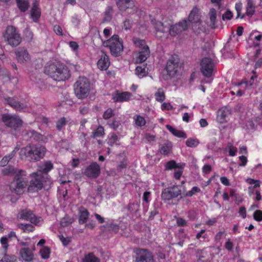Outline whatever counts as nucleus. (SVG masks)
<instances>
[{
    "label": "nucleus",
    "instance_id": "nucleus-29",
    "mask_svg": "<svg viewBox=\"0 0 262 262\" xmlns=\"http://www.w3.org/2000/svg\"><path fill=\"white\" fill-rule=\"evenodd\" d=\"M19 10L22 12H26L29 7V3L28 0H15Z\"/></svg>",
    "mask_w": 262,
    "mask_h": 262
},
{
    "label": "nucleus",
    "instance_id": "nucleus-60",
    "mask_svg": "<svg viewBox=\"0 0 262 262\" xmlns=\"http://www.w3.org/2000/svg\"><path fill=\"white\" fill-rule=\"evenodd\" d=\"M54 31L56 34L61 35V36L63 35L62 30L60 26L55 25L54 27Z\"/></svg>",
    "mask_w": 262,
    "mask_h": 262
},
{
    "label": "nucleus",
    "instance_id": "nucleus-33",
    "mask_svg": "<svg viewBox=\"0 0 262 262\" xmlns=\"http://www.w3.org/2000/svg\"><path fill=\"white\" fill-rule=\"evenodd\" d=\"M210 20L211 21L210 27L212 29H215L216 26L215 25V20L216 17V11L214 8H211L209 13Z\"/></svg>",
    "mask_w": 262,
    "mask_h": 262
},
{
    "label": "nucleus",
    "instance_id": "nucleus-13",
    "mask_svg": "<svg viewBox=\"0 0 262 262\" xmlns=\"http://www.w3.org/2000/svg\"><path fill=\"white\" fill-rule=\"evenodd\" d=\"M8 237L3 236L0 239L1 244L2 245L3 252L4 255L3 258L0 260V262H14L16 260V256L14 255H8L7 250L9 247Z\"/></svg>",
    "mask_w": 262,
    "mask_h": 262
},
{
    "label": "nucleus",
    "instance_id": "nucleus-39",
    "mask_svg": "<svg viewBox=\"0 0 262 262\" xmlns=\"http://www.w3.org/2000/svg\"><path fill=\"white\" fill-rule=\"evenodd\" d=\"M201 23L202 21L192 24L190 27H191L195 33H200L201 32H203L205 29V28L202 26Z\"/></svg>",
    "mask_w": 262,
    "mask_h": 262
},
{
    "label": "nucleus",
    "instance_id": "nucleus-47",
    "mask_svg": "<svg viewBox=\"0 0 262 262\" xmlns=\"http://www.w3.org/2000/svg\"><path fill=\"white\" fill-rule=\"evenodd\" d=\"M66 124V119L64 117L59 119L56 123V127L58 130H60L62 127Z\"/></svg>",
    "mask_w": 262,
    "mask_h": 262
},
{
    "label": "nucleus",
    "instance_id": "nucleus-11",
    "mask_svg": "<svg viewBox=\"0 0 262 262\" xmlns=\"http://www.w3.org/2000/svg\"><path fill=\"white\" fill-rule=\"evenodd\" d=\"M135 262H154L152 253L148 250L138 249L136 250Z\"/></svg>",
    "mask_w": 262,
    "mask_h": 262
},
{
    "label": "nucleus",
    "instance_id": "nucleus-41",
    "mask_svg": "<svg viewBox=\"0 0 262 262\" xmlns=\"http://www.w3.org/2000/svg\"><path fill=\"white\" fill-rule=\"evenodd\" d=\"M155 96L157 100L160 102L163 101L165 98L164 93L161 89L158 90V92L155 94Z\"/></svg>",
    "mask_w": 262,
    "mask_h": 262
},
{
    "label": "nucleus",
    "instance_id": "nucleus-12",
    "mask_svg": "<svg viewBox=\"0 0 262 262\" xmlns=\"http://www.w3.org/2000/svg\"><path fill=\"white\" fill-rule=\"evenodd\" d=\"M2 173L4 176H14L15 180L24 179V176H26V172L23 170H18L13 166L9 165L2 170Z\"/></svg>",
    "mask_w": 262,
    "mask_h": 262
},
{
    "label": "nucleus",
    "instance_id": "nucleus-14",
    "mask_svg": "<svg viewBox=\"0 0 262 262\" xmlns=\"http://www.w3.org/2000/svg\"><path fill=\"white\" fill-rule=\"evenodd\" d=\"M201 70L203 74L206 77H210L212 74L214 64L210 58H204L201 63Z\"/></svg>",
    "mask_w": 262,
    "mask_h": 262
},
{
    "label": "nucleus",
    "instance_id": "nucleus-3",
    "mask_svg": "<svg viewBox=\"0 0 262 262\" xmlns=\"http://www.w3.org/2000/svg\"><path fill=\"white\" fill-rule=\"evenodd\" d=\"M104 46L109 47L111 53L115 57L119 56L123 51L122 40L118 35H114L109 39L103 42Z\"/></svg>",
    "mask_w": 262,
    "mask_h": 262
},
{
    "label": "nucleus",
    "instance_id": "nucleus-34",
    "mask_svg": "<svg viewBox=\"0 0 262 262\" xmlns=\"http://www.w3.org/2000/svg\"><path fill=\"white\" fill-rule=\"evenodd\" d=\"M172 144L169 142L167 143L163 144L160 149V152L161 154L167 155L170 153L172 149Z\"/></svg>",
    "mask_w": 262,
    "mask_h": 262
},
{
    "label": "nucleus",
    "instance_id": "nucleus-64",
    "mask_svg": "<svg viewBox=\"0 0 262 262\" xmlns=\"http://www.w3.org/2000/svg\"><path fill=\"white\" fill-rule=\"evenodd\" d=\"M124 27L126 30H129L132 28V23L130 20L126 19L124 21Z\"/></svg>",
    "mask_w": 262,
    "mask_h": 262
},
{
    "label": "nucleus",
    "instance_id": "nucleus-7",
    "mask_svg": "<svg viewBox=\"0 0 262 262\" xmlns=\"http://www.w3.org/2000/svg\"><path fill=\"white\" fill-rule=\"evenodd\" d=\"M2 120L5 124L14 130L19 129L23 126V122L19 117L16 115L12 116L4 114Z\"/></svg>",
    "mask_w": 262,
    "mask_h": 262
},
{
    "label": "nucleus",
    "instance_id": "nucleus-4",
    "mask_svg": "<svg viewBox=\"0 0 262 262\" xmlns=\"http://www.w3.org/2000/svg\"><path fill=\"white\" fill-rule=\"evenodd\" d=\"M90 90V82L85 77H79L74 85L75 94L79 99L86 98L89 94Z\"/></svg>",
    "mask_w": 262,
    "mask_h": 262
},
{
    "label": "nucleus",
    "instance_id": "nucleus-37",
    "mask_svg": "<svg viewBox=\"0 0 262 262\" xmlns=\"http://www.w3.org/2000/svg\"><path fill=\"white\" fill-rule=\"evenodd\" d=\"M32 183L30 184V185L29 186L28 190L29 191H32V188L34 187V189L36 188L34 191H37L38 189H41L43 187V181H32Z\"/></svg>",
    "mask_w": 262,
    "mask_h": 262
},
{
    "label": "nucleus",
    "instance_id": "nucleus-27",
    "mask_svg": "<svg viewBox=\"0 0 262 262\" xmlns=\"http://www.w3.org/2000/svg\"><path fill=\"white\" fill-rule=\"evenodd\" d=\"M97 65L98 68L101 70H106L110 65L108 56L104 54L101 58L98 60Z\"/></svg>",
    "mask_w": 262,
    "mask_h": 262
},
{
    "label": "nucleus",
    "instance_id": "nucleus-51",
    "mask_svg": "<svg viewBox=\"0 0 262 262\" xmlns=\"http://www.w3.org/2000/svg\"><path fill=\"white\" fill-rule=\"evenodd\" d=\"M11 159L8 156H5L0 161V166L2 167L6 166Z\"/></svg>",
    "mask_w": 262,
    "mask_h": 262
},
{
    "label": "nucleus",
    "instance_id": "nucleus-40",
    "mask_svg": "<svg viewBox=\"0 0 262 262\" xmlns=\"http://www.w3.org/2000/svg\"><path fill=\"white\" fill-rule=\"evenodd\" d=\"M199 141L196 139H189L186 141V144L188 147H193L196 146Z\"/></svg>",
    "mask_w": 262,
    "mask_h": 262
},
{
    "label": "nucleus",
    "instance_id": "nucleus-5",
    "mask_svg": "<svg viewBox=\"0 0 262 262\" xmlns=\"http://www.w3.org/2000/svg\"><path fill=\"white\" fill-rule=\"evenodd\" d=\"M182 190L180 186L178 185H173L167 188H164L162 192L161 198L164 201H169L173 199L177 198L179 196L178 200L183 199L181 196Z\"/></svg>",
    "mask_w": 262,
    "mask_h": 262
},
{
    "label": "nucleus",
    "instance_id": "nucleus-26",
    "mask_svg": "<svg viewBox=\"0 0 262 262\" xmlns=\"http://www.w3.org/2000/svg\"><path fill=\"white\" fill-rule=\"evenodd\" d=\"M20 254L22 258L26 261H31L33 259L34 255L28 248L23 249L20 251Z\"/></svg>",
    "mask_w": 262,
    "mask_h": 262
},
{
    "label": "nucleus",
    "instance_id": "nucleus-22",
    "mask_svg": "<svg viewBox=\"0 0 262 262\" xmlns=\"http://www.w3.org/2000/svg\"><path fill=\"white\" fill-rule=\"evenodd\" d=\"M41 12L38 3L35 1L31 10V17L34 22H38L40 17Z\"/></svg>",
    "mask_w": 262,
    "mask_h": 262
},
{
    "label": "nucleus",
    "instance_id": "nucleus-43",
    "mask_svg": "<svg viewBox=\"0 0 262 262\" xmlns=\"http://www.w3.org/2000/svg\"><path fill=\"white\" fill-rule=\"evenodd\" d=\"M225 248L229 252L233 251L234 247V244L231 241L230 238H228L224 245Z\"/></svg>",
    "mask_w": 262,
    "mask_h": 262
},
{
    "label": "nucleus",
    "instance_id": "nucleus-52",
    "mask_svg": "<svg viewBox=\"0 0 262 262\" xmlns=\"http://www.w3.org/2000/svg\"><path fill=\"white\" fill-rule=\"evenodd\" d=\"M108 228L110 231H113L115 233H117L119 230V225L112 223L109 224Z\"/></svg>",
    "mask_w": 262,
    "mask_h": 262
},
{
    "label": "nucleus",
    "instance_id": "nucleus-24",
    "mask_svg": "<svg viewBox=\"0 0 262 262\" xmlns=\"http://www.w3.org/2000/svg\"><path fill=\"white\" fill-rule=\"evenodd\" d=\"M17 60L20 62H24L30 59V56L25 49H19L16 52Z\"/></svg>",
    "mask_w": 262,
    "mask_h": 262
},
{
    "label": "nucleus",
    "instance_id": "nucleus-9",
    "mask_svg": "<svg viewBox=\"0 0 262 262\" xmlns=\"http://www.w3.org/2000/svg\"><path fill=\"white\" fill-rule=\"evenodd\" d=\"M53 167L50 161H45L38 166V171L32 173L31 176L35 178V180H41L42 179H48V172Z\"/></svg>",
    "mask_w": 262,
    "mask_h": 262
},
{
    "label": "nucleus",
    "instance_id": "nucleus-62",
    "mask_svg": "<svg viewBox=\"0 0 262 262\" xmlns=\"http://www.w3.org/2000/svg\"><path fill=\"white\" fill-rule=\"evenodd\" d=\"M238 213L240 215L242 216L243 219L246 217V209L245 207H241L239 209Z\"/></svg>",
    "mask_w": 262,
    "mask_h": 262
},
{
    "label": "nucleus",
    "instance_id": "nucleus-46",
    "mask_svg": "<svg viewBox=\"0 0 262 262\" xmlns=\"http://www.w3.org/2000/svg\"><path fill=\"white\" fill-rule=\"evenodd\" d=\"M134 42L135 44L140 47L141 49L142 48H144L145 46H147L146 43L144 40H141L139 38H134Z\"/></svg>",
    "mask_w": 262,
    "mask_h": 262
},
{
    "label": "nucleus",
    "instance_id": "nucleus-23",
    "mask_svg": "<svg viewBox=\"0 0 262 262\" xmlns=\"http://www.w3.org/2000/svg\"><path fill=\"white\" fill-rule=\"evenodd\" d=\"M150 54L149 49L148 46H145L139 51V55L137 57V62L142 63L145 61Z\"/></svg>",
    "mask_w": 262,
    "mask_h": 262
},
{
    "label": "nucleus",
    "instance_id": "nucleus-56",
    "mask_svg": "<svg viewBox=\"0 0 262 262\" xmlns=\"http://www.w3.org/2000/svg\"><path fill=\"white\" fill-rule=\"evenodd\" d=\"M177 224L179 227H185L187 225V222L183 218L179 217L177 220Z\"/></svg>",
    "mask_w": 262,
    "mask_h": 262
},
{
    "label": "nucleus",
    "instance_id": "nucleus-50",
    "mask_svg": "<svg viewBox=\"0 0 262 262\" xmlns=\"http://www.w3.org/2000/svg\"><path fill=\"white\" fill-rule=\"evenodd\" d=\"M114 114L113 113V111L111 109H107L103 114V117L105 119H108L110 118L111 117L113 116Z\"/></svg>",
    "mask_w": 262,
    "mask_h": 262
},
{
    "label": "nucleus",
    "instance_id": "nucleus-45",
    "mask_svg": "<svg viewBox=\"0 0 262 262\" xmlns=\"http://www.w3.org/2000/svg\"><path fill=\"white\" fill-rule=\"evenodd\" d=\"M253 218L257 222H261L262 221V211L260 210H256L253 213Z\"/></svg>",
    "mask_w": 262,
    "mask_h": 262
},
{
    "label": "nucleus",
    "instance_id": "nucleus-19",
    "mask_svg": "<svg viewBox=\"0 0 262 262\" xmlns=\"http://www.w3.org/2000/svg\"><path fill=\"white\" fill-rule=\"evenodd\" d=\"M100 168L96 162H93L85 170L84 174L89 178L95 179L100 174Z\"/></svg>",
    "mask_w": 262,
    "mask_h": 262
},
{
    "label": "nucleus",
    "instance_id": "nucleus-55",
    "mask_svg": "<svg viewBox=\"0 0 262 262\" xmlns=\"http://www.w3.org/2000/svg\"><path fill=\"white\" fill-rule=\"evenodd\" d=\"M60 241L64 246H67L71 242V239L68 237H65L63 235H59Z\"/></svg>",
    "mask_w": 262,
    "mask_h": 262
},
{
    "label": "nucleus",
    "instance_id": "nucleus-61",
    "mask_svg": "<svg viewBox=\"0 0 262 262\" xmlns=\"http://www.w3.org/2000/svg\"><path fill=\"white\" fill-rule=\"evenodd\" d=\"M151 195V193L149 191H145L143 193V200L146 203H148L149 202V199L150 198Z\"/></svg>",
    "mask_w": 262,
    "mask_h": 262
},
{
    "label": "nucleus",
    "instance_id": "nucleus-53",
    "mask_svg": "<svg viewBox=\"0 0 262 262\" xmlns=\"http://www.w3.org/2000/svg\"><path fill=\"white\" fill-rule=\"evenodd\" d=\"M227 147L229 149V155L231 156H235L237 151V148L233 146L230 143H228Z\"/></svg>",
    "mask_w": 262,
    "mask_h": 262
},
{
    "label": "nucleus",
    "instance_id": "nucleus-30",
    "mask_svg": "<svg viewBox=\"0 0 262 262\" xmlns=\"http://www.w3.org/2000/svg\"><path fill=\"white\" fill-rule=\"evenodd\" d=\"M82 262H100V259L94 253L90 252L84 255Z\"/></svg>",
    "mask_w": 262,
    "mask_h": 262
},
{
    "label": "nucleus",
    "instance_id": "nucleus-35",
    "mask_svg": "<svg viewBox=\"0 0 262 262\" xmlns=\"http://www.w3.org/2000/svg\"><path fill=\"white\" fill-rule=\"evenodd\" d=\"M255 13V7L253 5L252 0H248L247 7L246 15L250 17L252 16Z\"/></svg>",
    "mask_w": 262,
    "mask_h": 262
},
{
    "label": "nucleus",
    "instance_id": "nucleus-31",
    "mask_svg": "<svg viewBox=\"0 0 262 262\" xmlns=\"http://www.w3.org/2000/svg\"><path fill=\"white\" fill-rule=\"evenodd\" d=\"M90 213L86 209L84 208L83 210H81L79 212V223L80 224H83L85 223Z\"/></svg>",
    "mask_w": 262,
    "mask_h": 262
},
{
    "label": "nucleus",
    "instance_id": "nucleus-38",
    "mask_svg": "<svg viewBox=\"0 0 262 262\" xmlns=\"http://www.w3.org/2000/svg\"><path fill=\"white\" fill-rule=\"evenodd\" d=\"M41 257L43 259H48L50 255V249L48 247H45L39 251Z\"/></svg>",
    "mask_w": 262,
    "mask_h": 262
},
{
    "label": "nucleus",
    "instance_id": "nucleus-25",
    "mask_svg": "<svg viewBox=\"0 0 262 262\" xmlns=\"http://www.w3.org/2000/svg\"><path fill=\"white\" fill-rule=\"evenodd\" d=\"M230 114V110L226 107L220 109L218 111L217 120L220 123L226 122V117Z\"/></svg>",
    "mask_w": 262,
    "mask_h": 262
},
{
    "label": "nucleus",
    "instance_id": "nucleus-58",
    "mask_svg": "<svg viewBox=\"0 0 262 262\" xmlns=\"http://www.w3.org/2000/svg\"><path fill=\"white\" fill-rule=\"evenodd\" d=\"M173 135L179 138H186L187 137L186 134L184 132L177 129Z\"/></svg>",
    "mask_w": 262,
    "mask_h": 262
},
{
    "label": "nucleus",
    "instance_id": "nucleus-44",
    "mask_svg": "<svg viewBox=\"0 0 262 262\" xmlns=\"http://www.w3.org/2000/svg\"><path fill=\"white\" fill-rule=\"evenodd\" d=\"M104 128L102 126H99L96 131L93 133V134L92 135V137L93 138H95L96 137H99L102 136L104 134Z\"/></svg>",
    "mask_w": 262,
    "mask_h": 262
},
{
    "label": "nucleus",
    "instance_id": "nucleus-63",
    "mask_svg": "<svg viewBox=\"0 0 262 262\" xmlns=\"http://www.w3.org/2000/svg\"><path fill=\"white\" fill-rule=\"evenodd\" d=\"M71 223H72V221L71 220L68 221V218H67V217L63 218L61 221V225L62 226H63V227L68 226L69 225H70Z\"/></svg>",
    "mask_w": 262,
    "mask_h": 262
},
{
    "label": "nucleus",
    "instance_id": "nucleus-59",
    "mask_svg": "<svg viewBox=\"0 0 262 262\" xmlns=\"http://www.w3.org/2000/svg\"><path fill=\"white\" fill-rule=\"evenodd\" d=\"M232 16L233 15L232 12L229 10H227L226 13L222 15V19L223 20L225 19L230 20L232 17Z\"/></svg>",
    "mask_w": 262,
    "mask_h": 262
},
{
    "label": "nucleus",
    "instance_id": "nucleus-15",
    "mask_svg": "<svg viewBox=\"0 0 262 262\" xmlns=\"http://www.w3.org/2000/svg\"><path fill=\"white\" fill-rule=\"evenodd\" d=\"M18 217L21 220L29 221L34 224H37L39 222L33 211L27 209L21 210L18 214Z\"/></svg>",
    "mask_w": 262,
    "mask_h": 262
},
{
    "label": "nucleus",
    "instance_id": "nucleus-18",
    "mask_svg": "<svg viewBox=\"0 0 262 262\" xmlns=\"http://www.w3.org/2000/svg\"><path fill=\"white\" fill-rule=\"evenodd\" d=\"M26 181H12L10 185V189L12 192L16 194H23L27 186Z\"/></svg>",
    "mask_w": 262,
    "mask_h": 262
},
{
    "label": "nucleus",
    "instance_id": "nucleus-36",
    "mask_svg": "<svg viewBox=\"0 0 262 262\" xmlns=\"http://www.w3.org/2000/svg\"><path fill=\"white\" fill-rule=\"evenodd\" d=\"M18 228L23 230L25 232H32L34 230L35 227L30 224H19Z\"/></svg>",
    "mask_w": 262,
    "mask_h": 262
},
{
    "label": "nucleus",
    "instance_id": "nucleus-16",
    "mask_svg": "<svg viewBox=\"0 0 262 262\" xmlns=\"http://www.w3.org/2000/svg\"><path fill=\"white\" fill-rule=\"evenodd\" d=\"M187 28V21L185 19L177 24L171 26L170 28H169L168 32L171 36H175L182 32L185 31Z\"/></svg>",
    "mask_w": 262,
    "mask_h": 262
},
{
    "label": "nucleus",
    "instance_id": "nucleus-42",
    "mask_svg": "<svg viewBox=\"0 0 262 262\" xmlns=\"http://www.w3.org/2000/svg\"><path fill=\"white\" fill-rule=\"evenodd\" d=\"M146 123V121L144 117L140 116V115L137 116V118L135 119V124L138 126H142Z\"/></svg>",
    "mask_w": 262,
    "mask_h": 262
},
{
    "label": "nucleus",
    "instance_id": "nucleus-20",
    "mask_svg": "<svg viewBox=\"0 0 262 262\" xmlns=\"http://www.w3.org/2000/svg\"><path fill=\"white\" fill-rule=\"evenodd\" d=\"M201 21V16L199 9L196 8H193L188 17V27H190L192 24Z\"/></svg>",
    "mask_w": 262,
    "mask_h": 262
},
{
    "label": "nucleus",
    "instance_id": "nucleus-17",
    "mask_svg": "<svg viewBox=\"0 0 262 262\" xmlns=\"http://www.w3.org/2000/svg\"><path fill=\"white\" fill-rule=\"evenodd\" d=\"M151 23L155 26L157 37L161 38L163 37L164 34L168 32L169 26L164 25L163 23L153 19L151 20Z\"/></svg>",
    "mask_w": 262,
    "mask_h": 262
},
{
    "label": "nucleus",
    "instance_id": "nucleus-1",
    "mask_svg": "<svg viewBox=\"0 0 262 262\" xmlns=\"http://www.w3.org/2000/svg\"><path fill=\"white\" fill-rule=\"evenodd\" d=\"M44 72L56 81H63L68 79L71 76L68 67L60 63H51L45 67Z\"/></svg>",
    "mask_w": 262,
    "mask_h": 262
},
{
    "label": "nucleus",
    "instance_id": "nucleus-57",
    "mask_svg": "<svg viewBox=\"0 0 262 262\" xmlns=\"http://www.w3.org/2000/svg\"><path fill=\"white\" fill-rule=\"evenodd\" d=\"M224 233V231H220L218 232L214 236V241L217 243L220 242L222 238Z\"/></svg>",
    "mask_w": 262,
    "mask_h": 262
},
{
    "label": "nucleus",
    "instance_id": "nucleus-21",
    "mask_svg": "<svg viewBox=\"0 0 262 262\" xmlns=\"http://www.w3.org/2000/svg\"><path fill=\"white\" fill-rule=\"evenodd\" d=\"M4 100L6 103L16 110H21L26 108V106L17 100L14 97H5Z\"/></svg>",
    "mask_w": 262,
    "mask_h": 262
},
{
    "label": "nucleus",
    "instance_id": "nucleus-49",
    "mask_svg": "<svg viewBox=\"0 0 262 262\" xmlns=\"http://www.w3.org/2000/svg\"><path fill=\"white\" fill-rule=\"evenodd\" d=\"M205 230L202 229L199 233H198L196 235L195 238L197 239H199L201 238H203V239H206L208 237V235L206 233H205Z\"/></svg>",
    "mask_w": 262,
    "mask_h": 262
},
{
    "label": "nucleus",
    "instance_id": "nucleus-48",
    "mask_svg": "<svg viewBox=\"0 0 262 262\" xmlns=\"http://www.w3.org/2000/svg\"><path fill=\"white\" fill-rule=\"evenodd\" d=\"M136 74L140 77H143L146 75V71L145 68H142L140 66H138L136 68Z\"/></svg>",
    "mask_w": 262,
    "mask_h": 262
},
{
    "label": "nucleus",
    "instance_id": "nucleus-28",
    "mask_svg": "<svg viewBox=\"0 0 262 262\" xmlns=\"http://www.w3.org/2000/svg\"><path fill=\"white\" fill-rule=\"evenodd\" d=\"M114 12L113 8L112 6H108L104 12V17L102 20V23L110 22L113 17Z\"/></svg>",
    "mask_w": 262,
    "mask_h": 262
},
{
    "label": "nucleus",
    "instance_id": "nucleus-8",
    "mask_svg": "<svg viewBox=\"0 0 262 262\" xmlns=\"http://www.w3.org/2000/svg\"><path fill=\"white\" fill-rule=\"evenodd\" d=\"M179 62L180 59L177 55H172L169 58L165 69L168 77L171 78L176 75L180 68Z\"/></svg>",
    "mask_w": 262,
    "mask_h": 262
},
{
    "label": "nucleus",
    "instance_id": "nucleus-32",
    "mask_svg": "<svg viewBox=\"0 0 262 262\" xmlns=\"http://www.w3.org/2000/svg\"><path fill=\"white\" fill-rule=\"evenodd\" d=\"M130 96V94L128 92H123L121 93H118L117 96L114 98L115 102L117 101H127L129 99Z\"/></svg>",
    "mask_w": 262,
    "mask_h": 262
},
{
    "label": "nucleus",
    "instance_id": "nucleus-10",
    "mask_svg": "<svg viewBox=\"0 0 262 262\" xmlns=\"http://www.w3.org/2000/svg\"><path fill=\"white\" fill-rule=\"evenodd\" d=\"M116 5L121 11H127L128 13H135L138 11L132 0H116Z\"/></svg>",
    "mask_w": 262,
    "mask_h": 262
},
{
    "label": "nucleus",
    "instance_id": "nucleus-2",
    "mask_svg": "<svg viewBox=\"0 0 262 262\" xmlns=\"http://www.w3.org/2000/svg\"><path fill=\"white\" fill-rule=\"evenodd\" d=\"M46 152V148L42 146H27L20 149L21 158L23 156L27 158L30 162H35L43 158Z\"/></svg>",
    "mask_w": 262,
    "mask_h": 262
},
{
    "label": "nucleus",
    "instance_id": "nucleus-6",
    "mask_svg": "<svg viewBox=\"0 0 262 262\" xmlns=\"http://www.w3.org/2000/svg\"><path fill=\"white\" fill-rule=\"evenodd\" d=\"M5 40L13 47L17 46L20 43L21 38L13 26H8L4 34Z\"/></svg>",
    "mask_w": 262,
    "mask_h": 262
},
{
    "label": "nucleus",
    "instance_id": "nucleus-54",
    "mask_svg": "<svg viewBox=\"0 0 262 262\" xmlns=\"http://www.w3.org/2000/svg\"><path fill=\"white\" fill-rule=\"evenodd\" d=\"M176 162L174 160H170L166 163V167L167 169L176 168Z\"/></svg>",
    "mask_w": 262,
    "mask_h": 262
}]
</instances>
